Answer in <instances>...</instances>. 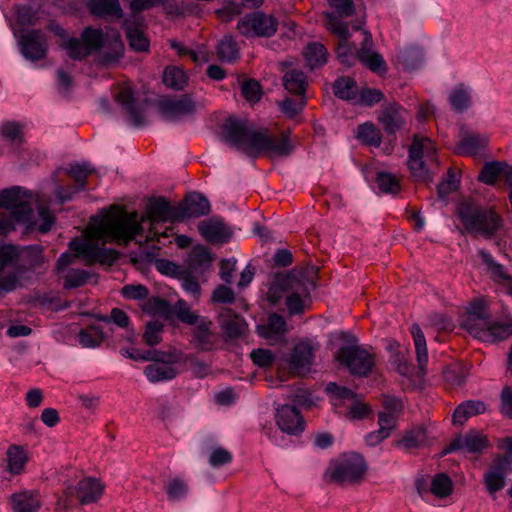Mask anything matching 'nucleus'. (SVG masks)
I'll list each match as a JSON object with an SVG mask.
<instances>
[{
    "instance_id": "nucleus-1",
    "label": "nucleus",
    "mask_w": 512,
    "mask_h": 512,
    "mask_svg": "<svg viewBox=\"0 0 512 512\" xmlns=\"http://www.w3.org/2000/svg\"><path fill=\"white\" fill-rule=\"evenodd\" d=\"M180 207L172 206L163 197L150 199L146 214L140 218L137 212H120L106 214L102 217H92L88 230L83 239H73L69 247L76 256L86 263L111 265L117 258L118 252L114 249L102 247L105 243L115 242L126 245L136 236L143 234V223H150L147 239L157 235L154 224L156 222L179 221Z\"/></svg>"
},
{
    "instance_id": "nucleus-2",
    "label": "nucleus",
    "mask_w": 512,
    "mask_h": 512,
    "mask_svg": "<svg viewBox=\"0 0 512 512\" xmlns=\"http://www.w3.org/2000/svg\"><path fill=\"white\" fill-rule=\"evenodd\" d=\"M222 138L229 145L255 158L266 154L271 158L286 157L294 145L288 136L272 137L264 129H256L247 120L229 118L222 126Z\"/></svg>"
},
{
    "instance_id": "nucleus-3",
    "label": "nucleus",
    "mask_w": 512,
    "mask_h": 512,
    "mask_svg": "<svg viewBox=\"0 0 512 512\" xmlns=\"http://www.w3.org/2000/svg\"><path fill=\"white\" fill-rule=\"evenodd\" d=\"M41 263L37 246H0V300L24 286L26 274Z\"/></svg>"
},
{
    "instance_id": "nucleus-4",
    "label": "nucleus",
    "mask_w": 512,
    "mask_h": 512,
    "mask_svg": "<svg viewBox=\"0 0 512 512\" xmlns=\"http://www.w3.org/2000/svg\"><path fill=\"white\" fill-rule=\"evenodd\" d=\"M62 46L69 57L74 60H82L100 49L99 61L104 66H112L118 63L124 51L123 43L118 36L111 39L104 38L100 30L90 27L84 29L81 39H68L62 43Z\"/></svg>"
},
{
    "instance_id": "nucleus-5",
    "label": "nucleus",
    "mask_w": 512,
    "mask_h": 512,
    "mask_svg": "<svg viewBox=\"0 0 512 512\" xmlns=\"http://www.w3.org/2000/svg\"><path fill=\"white\" fill-rule=\"evenodd\" d=\"M33 202V195L19 186L4 189L0 192V207L11 210L12 217L16 222L23 223L30 228L37 227L40 232L45 233L51 229L55 217L47 207L40 205L38 207V217L42 223L37 226L34 221Z\"/></svg>"
},
{
    "instance_id": "nucleus-6",
    "label": "nucleus",
    "mask_w": 512,
    "mask_h": 512,
    "mask_svg": "<svg viewBox=\"0 0 512 512\" xmlns=\"http://www.w3.org/2000/svg\"><path fill=\"white\" fill-rule=\"evenodd\" d=\"M460 326L483 342L494 343L512 335V320L493 321L483 300H476L467 307Z\"/></svg>"
},
{
    "instance_id": "nucleus-7",
    "label": "nucleus",
    "mask_w": 512,
    "mask_h": 512,
    "mask_svg": "<svg viewBox=\"0 0 512 512\" xmlns=\"http://www.w3.org/2000/svg\"><path fill=\"white\" fill-rule=\"evenodd\" d=\"M457 215L467 232L485 237H492L502 225L500 216L492 208L481 206L473 198L458 203Z\"/></svg>"
},
{
    "instance_id": "nucleus-8",
    "label": "nucleus",
    "mask_w": 512,
    "mask_h": 512,
    "mask_svg": "<svg viewBox=\"0 0 512 512\" xmlns=\"http://www.w3.org/2000/svg\"><path fill=\"white\" fill-rule=\"evenodd\" d=\"M436 147L424 136L415 135L409 147L408 166L415 180L429 182L431 167L437 165Z\"/></svg>"
},
{
    "instance_id": "nucleus-9",
    "label": "nucleus",
    "mask_w": 512,
    "mask_h": 512,
    "mask_svg": "<svg viewBox=\"0 0 512 512\" xmlns=\"http://www.w3.org/2000/svg\"><path fill=\"white\" fill-rule=\"evenodd\" d=\"M366 470L364 458L351 452L332 460L325 475L337 484L350 485L360 483L364 479Z\"/></svg>"
},
{
    "instance_id": "nucleus-10",
    "label": "nucleus",
    "mask_w": 512,
    "mask_h": 512,
    "mask_svg": "<svg viewBox=\"0 0 512 512\" xmlns=\"http://www.w3.org/2000/svg\"><path fill=\"white\" fill-rule=\"evenodd\" d=\"M365 23V14L358 16L354 21H352V24H341L340 22L336 21L332 15H329V22L325 28L332 35L338 38L336 53L342 64L346 66H352L354 64L356 60L355 52L357 48L353 43L349 41V39L352 36V31L362 30V27L365 25Z\"/></svg>"
},
{
    "instance_id": "nucleus-11",
    "label": "nucleus",
    "mask_w": 512,
    "mask_h": 512,
    "mask_svg": "<svg viewBox=\"0 0 512 512\" xmlns=\"http://www.w3.org/2000/svg\"><path fill=\"white\" fill-rule=\"evenodd\" d=\"M181 356L177 350H154L152 363L144 369L145 376L152 383L172 380L178 374L175 364L181 361Z\"/></svg>"
},
{
    "instance_id": "nucleus-12",
    "label": "nucleus",
    "mask_w": 512,
    "mask_h": 512,
    "mask_svg": "<svg viewBox=\"0 0 512 512\" xmlns=\"http://www.w3.org/2000/svg\"><path fill=\"white\" fill-rule=\"evenodd\" d=\"M316 273L313 269L299 270L295 278H291L290 289L286 295V305L291 314L301 313L304 302L315 288Z\"/></svg>"
},
{
    "instance_id": "nucleus-13",
    "label": "nucleus",
    "mask_w": 512,
    "mask_h": 512,
    "mask_svg": "<svg viewBox=\"0 0 512 512\" xmlns=\"http://www.w3.org/2000/svg\"><path fill=\"white\" fill-rule=\"evenodd\" d=\"M278 21L263 12H253L242 17L237 24L241 35L251 37H271L277 31Z\"/></svg>"
},
{
    "instance_id": "nucleus-14",
    "label": "nucleus",
    "mask_w": 512,
    "mask_h": 512,
    "mask_svg": "<svg viewBox=\"0 0 512 512\" xmlns=\"http://www.w3.org/2000/svg\"><path fill=\"white\" fill-rule=\"evenodd\" d=\"M336 358L352 374L358 376L367 375L373 367L371 354L358 345H348L340 348Z\"/></svg>"
},
{
    "instance_id": "nucleus-15",
    "label": "nucleus",
    "mask_w": 512,
    "mask_h": 512,
    "mask_svg": "<svg viewBox=\"0 0 512 512\" xmlns=\"http://www.w3.org/2000/svg\"><path fill=\"white\" fill-rule=\"evenodd\" d=\"M198 104L191 94L176 97H165L159 100L158 108L162 117L167 121H178L192 116L197 111Z\"/></svg>"
},
{
    "instance_id": "nucleus-16",
    "label": "nucleus",
    "mask_w": 512,
    "mask_h": 512,
    "mask_svg": "<svg viewBox=\"0 0 512 512\" xmlns=\"http://www.w3.org/2000/svg\"><path fill=\"white\" fill-rule=\"evenodd\" d=\"M318 348L319 344L310 340L298 342L286 358L289 371L297 375L308 373Z\"/></svg>"
},
{
    "instance_id": "nucleus-17",
    "label": "nucleus",
    "mask_w": 512,
    "mask_h": 512,
    "mask_svg": "<svg viewBox=\"0 0 512 512\" xmlns=\"http://www.w3.org/2000/svg\"><path fill=\"white\" fill-rule=\"evenodd\" d=\"M363 39L360 48L355 52L356 60L371 72L383 75L387 72V63L383 56L374 49L372 35L367 30H361Z\"/></svg>"
},
{
    "instance_id": "nucleus-18",
    "label": "nucleus",
    "mask_w": 512,
    "mask_h": 512,
    "mask_svg": "<svg viewBox=\"0 0 512 512\" xmlns=\"http://www.w3.org/2000/svg\"><path fill=\"white\" fill-rule=\"evenodd\" d=\"M20 52L24 58L38 61L45 58L48 50L46 35L40 30H27L19 39Z\"/></svg>"
},
{
    "instance_id": "nucleus-19",
    "label": "nucleus",
    "mask_w": 512,
    "mask_h": 512,
    "mask_svg": "<svg viewBox=\"0 0 512 512\" xmlns=\"http://www.w3.org/2000/svg\"><path fill=\"white\" fill-rule=\"evenodd\" d=\"M408 118L409 113L405 108L396 102H391L382 105L378 122L386 133L394 135L405 127Z\"/></svg>"
},
{
    "instance_id": "nucleus-20",
    "label": "nucleus",
    "mask_w": 512,
    "mask_h": 512,
    "mask_svg": "<svg viewBox=\"0 0 512 512\" xmlns=\"http://www.w3.org/2000/svg\"><path fill=\"white\" fill-rule=\"evenodd\" d=\"M94 172V168L89 163H81L72 165L67 174L70 175L76 182L75 186L62 187L58 186L55 190L56 198L60 203H64L73 198V196L85 189L87 177Z\"/></svg>"
},
{
    "instance_id": "nucleus-21",
    "label": "nucleus",
    "mask_w": 512,
    "mask_h": 512,
    "mask_svg": "<svg viewBox=\"0 0 512 512\" xmlns=\"http://www.w3.org/2000/svg\"><path fill=\"white\" fill-rule=\"evenodd\" d=\"M275 421L279 430L288 435H299L304 430V419L298 409L292 405L276 408Z\"/></svg>"
},
{
    "instance_id": "nucleus-22",
    "label": "nucleus",
    "mask_w": 512,
    "mask_h": 512,
    "mask_svg": "<svg viewBox=\"0 0 512 512\" xmlns=\"http://www.w3.org/2000/svg\"><path fill=\"white\" fill-rule=\"evenodd\" d=\"M453 481L445 473H438L431 479L429 486L424 479L416 481V489L422 498L432 494L437 498H445L453 492Z\"/></svg>"
},
{
    "instance_id": "nucleus-23",
    "label": "nucleus",
    "mask_w": 512,
    "mask_h": 512,
    "mask_svg": "<svg viewBox=\"0 0 512 512\" xmlns=\"http://www.w3.org/2000/svg\"><path fill=\"white\" fill-rule=\"evenodd\" d=\"M511 473L512 467L509 464H500L494 460L483 477V483L489 495L495 497L496 493L505 487L506 478Z\"/></svg>"
},
{
    "instance_id": "nucleus-24",
    "label": "nucleus",
    "mask_w": 512,
    "mask_h": 512,
    "mask_svg": "<svg viewBox=\"0 0 512 512\" xmlns=\"http://www.w3.org/2000/svg\"><path fill=\"white\" fill-rule=\"evenodd\" d=\"M116 100L129 115V121L134 126H140L144 122V104L137 103L134 99L132 88L128 84L120 86L116 94Z\"/></svg>"
},
{
    "instance_id": "nucleus-25",
    "label": "nucleus",
    "mask_w": 512,
    "mask_h": 512,
    "mask_svg": "<svg viewBox=\"0 0 512 512\" xmlns=\"http://www.w3.org/2000/svg\"><path fill=\"white\" fill-rule=\"evenodd\" d=\"M75 492L81 504L96 502L102 495L103 485L95 478H84L73 489H67V497Z\"/></svg>"
},
{
    "instance_id": "nucleus-26",
    "label": "nucleus",
    "mask_w": 512,
    "mask_h": 512,
    "mask_svg": "<svg viewBox=\"0 0 512 512\" xmlns=\"http://www.w3.org/2000/svg\"><path fill=\"white\" fill-rule=\"evenodd\" d=\"M178 207H180L179 221L205 216L210 212V203L207 198L196 192L189 194Z\"/></svg>"
},
{
    "instance_id": "nucleus-27",
    "label": "nucleus",
    "mask_w": 512,
    "mask_h": 512,
    "mask_svg": "<svg viewBox=\"0 0 512 512\" xmlns=\"http://www.w3.org/2000/svg\"><path fill=\"white\" fill-rule=\"evenodd\" d=\"M326 2L331 10L323 14L324 27H327L329 15H332L341 24H351L346 18L354 16L357 12L354 0H326Z\"/></svg>"
},
{
    "instance_id": "nucleus-28",
    "label": "nucleus",
    "mask_w": 512,
    "mask_h": 512,
    "mask_svg": "<svg viewBox=\"0 0 512 512\" xmlns=\"http://www.w3.org/2000/svg\"><path fill=\"white\" fill-rule=\"evenodd\" d=\"M219 325L228 338H239L247 330L244 318L230 309H223L219 314Z\"/></svg>"
},
{
    "instance_id": "nucleus-29",
    "label": "nucleus",
    "mask_w": 512,
    "mask_h": 512,
    "mask_svg": "<svg viewBox=\"0 0 512 512\" xmlns=\"http://www.w3.org/2000/svg\"><path fill=\"white\" fill-rule=\"evenodd\" d=\"M192 343L201 351H211L216 344V337L211 330L212 322L203 317L194 324Z\"/></svg>"
},
{
    "instance_id": "nucleus-30",
    "label": "nucleus",
    "mask_w": 512,
    "mask_h": 512,
    "mask_svg": "<svg viewBox=\"0 0 512 512\" xmlns=\"http://www.w3.org/2000/svg\"><path fill=\"white\" fill-rule=\"evenodd\" d=\"M487 446L485 436L476 432H471L464 437L454 439L444 450V454L454 452L459 449H466L471 453L481 452Z\"/></svg>"
},
{
    "instance_id": "nucleus-31",
    "label": "nucleus",
    "mask_w": 512,
    "mask_h": 512,
    "mask_svg": "<svg viewBox=\"0 0 512 512\" xmlns=\"http://www.w3.org/2000/svg\"><path fill=\"white\" fill-rule=\"evenodd\" d=\"M198 230L207 241L212 243H226L231 237V232L224 223L215 219L201 222Z\"/></svg>"
},
{
    "instance_id": "nucleus-32",
    "label": "nucleus",
    "mask_w": 512,
    "mask_h": 512,
    "mask_svg": "<svg viewBox=\"0 0 512 512\" xmlns=\"http://www.w3.org/2000/svg\"><path fill=\"white\" fill-rule=\"evenodd\" d=\"M124 27L130 47L137 52L147 51L149 40L145 36L142 22L139 19L125 20Z\"/></svg>"
},
{
    "instance_id": "nucleus-33",
    "label": "nucleus",
    "mask_w": 512,
    "mask_h": 512,
    "mask_svg": "<svg viewBox=\"0 0 512 512\" xmlns=\"http://www.w3.org/2000/svg\"><path fill=\"white\" fill-rule=\"evenodd\" d=\"M11 507L14 512H38L40 501L34 491L24 490L12 494Z\"/></svg>"
},
{
    "instance_id": "nucleus-34",
    "label": "nucleus",
    "mask_w": 512,
    "mask_h": 512,
    "mask_svg": "<svg viewBox=\"0 0 512 512\" xmlns=\"http://www.w3.org/2000/svg\"><path fill=\"white\" fill-rule=\"evenodd\" d=\"M512 166L506 162L492 161L486 163L479 173L478 180L487 185H493L498 178L506 179Z\"/></svg>"
},
{
    "instance_id": "nucleus-35",
    "label": "nucleus",
    "mask_w": 512,
    "mask_h": 512,
    "mask_svg": "<svg viewBox=\"0 0 512 512\" xmlns=\"http://www.w3.org/2000/svg\"><path fill=\"white\" fill-rule=\"evenodd\" d=\"M27 461V453L23 447L10 445L6 451L5 470L12 475H19L24 472Z\"/></svg>"
},
{
    "instance_id": "nucleus-36",
    "label": "nucleus",
    "mask_w": 512,
    "mask_h": 512,
    "mask_svg": "<svg viewBox=\"0 0 512 512\" xmlns=\"http://www.w3.org/2000/svg\"><path fill=\"white\" fill-rule=\"evenodd\" d=\"M488 137L482 134H467L462 137L456 146L460 155L474 156L486 147Z\"/></svg>"
},
{
    "instance_id": "nucleus-37",
    "label": "nucleus",
    "mask_w": 512,
    "mask_h": 512,
    "mask_svg": "<svg viewBox=\"0 0 512 512\" xmlns=\"http://www.w3.org/2000/svg\"><path fill=\"white\" fill-rule=\"evenodd\" d=\"M486 406L482 401L467 400L456 407L453 413L454 425H463L469 418L481 414Z\"/></svg>"
},
{
    "instance_id": "nucleus-38",
    "label": "nucleus",
    "mask_w": 512,
    "mask_h": 512,
    "mask_svg": "<svg viewBox=\"0 0 512 512\" xmlns=\"http://www.w3.org/2000/svg\"><path fill=\"white\" fill-rule=\"evenodd\" d=\"M448 99L452 109L462 113L472 104L471 89L463 84L457 85L451 90Z\"/></svg>"
},
{
    "instance_id": "nucleus-39",
    "label": "nucleus",
    "mask_w": 512,
    "mask_h": 512,
    "mask_svg": "<svg viewBox=\"0 0 512 512\" xmlns=\"http://www.w3.org/2000/svg\"><path fill=\"white\" fill-rule=\"evenodd\" d=\"M428 443L426 429L418 426L404 433L402 439L397 442V446L406 450L421 448Z\"/></svg>"
},
{
    "instance_id": "nucleus-40",
    "label": "nucleus",
    "mask_w": 512,
    "mask_h": 512,
    "mask_svg": "<svg viewBox=\"0 0 512 512\" xmlns=\"http://www.w3.org/2000/svg\"><path fill=\"white\" fill-rule=\"evenodd\" d=\"M479 256L481 257L483 263L486 265L488 271L490 272L492 279L496 283L504 287L507 284V282L512 278L506 272L505 268L501 264L497 263L493 259L492 255L485 250H480Z\"/></svg>"
},
{
    "instance_id": "nucleus-41",
    "label": "nucleus",
    "mask_w": 512,
    "mask_h": 512,
    "mask_svg": "<svg viewBox=\"0 0 512 512\" xmlns=\"http://www.w3.org/2000/svg\"><path fill=\"white\" fill-rule=\"evenodd\" d=\"M298 274L297 270L291 271L286 275H281L276 277V279L272 282L269 287L267 298L272 304H276L284 295H287V291L290 289V284L288 283L291 278H295Z\"/></svg>"
},
{
    "instance_id": "nucleus-42",
    "label": "nucleus",
    "mask_w": 512,
    "mask_h": 512,
    "mask_svg": "<svg viewBox=\"0 0 512 512\" xmlns=\"http://www.w3.org/2000/svg\"><path fill=\"white\" fill-rule=\"evenodd\" d=\"M283 84L287 91L301 96L307 87L306 75L299 69H290L283 76Z\"/></svg>"
},
{
    "instance_id": "nucleus-43",
    "label": "nucleus",
    "mask_w": 512,
    "mask_h": 512,
    "mask_svg": "<svg viewBox=\"0 0 512 512\" xmlns=\"http://www.w3.org/2000/svg\"><path fill=\"white\" fill-rule=\"evenodd\" d=\"M411 334L413 336L417 362L419 365V369L421 374H424L425 366L428 362V352L426 346L425 336L419 325L413 324L411 327Z\"/></svg>"
},
{
    "instance_id": "nucleus-44",
    "label": "nucleus",
    "mask_w": 512,
    "mask_h": 512,
    "mask_svg": "<svg viewBox=\"0 0 512 512\" xmlns=\"http://www.w3.org/2000/svg\"><path fill=\"white\" fill-rule=\"evenodd\" d=\"M333 92L339 99L352 101L354 103L358 93V86L354 79L341 77L335 80Z\"/></svg>"
},
{
    "instance_id": "nucleus-45",
    "label": "nucleus",
    "mask_w": 512,
    "mask_h": 512,
    "mask_svg": "<svg viewBox=\"0 0 512 512\" xmlns=\"http://www.w3.org/2000/svg\"><path fill=\"white\" fill-rule=\"evenodd\" d=\"M304 57L310 69H316L327 62V50L321 43H310L304 50Z\"/></svg>"
},
{
    "instance_id": "nucleus-46",
    "label": "nucleus",
    "mask_w": 512,
    "mask_h": 512,
    "mask_svg": "<svg viewBox=\"0 0 512 512\" xmlns=\"http://www.w3.org/2000/svg\"><path fill=\"white\" fill-rule=\"evenodd\" d=\"M90 10L96 16H122V9L118 0H91Z\"/></svg>"
},
{
    "instance_id": "nucleus-47",
    "label": "nucleus",
    "mask_w": 512,
    "mask_h": 512,
    "mask_svg": "<svg viewBox=\"0 0 512 512\" xmlns=\"http://www.w3.org/2000/svg\"><path fill=\"white\" fill-rule=\"evenodd\" d=\"M286 332V322L278 314H271L267 325L262 327L260 334L270 340L280 339Z\"/></svg>"
},
{
    "instance_id": "nucleus-48",
    "label": "nucleus",
    "mask_w": 512,
    "mask_h": 512,
    "mask_svg": "<svg viewBox=\"0 0 512 512\" xmlns=\"http://www.w3.org/2000/svg\"><path fill=\"white\" fill-rule=\"evenodd\" d=\"M217 55L221 61L232 62L239 57L237 42L231 35H225L217 45Z\"/></svg>"
},
{
    "instance_id": "nucleus-49",
    "label": "nucleus",
    "mask_w": 512,
    "mask_h": 512,
    "mask_svg": "<svg viewBox=\"0 0 512 512\" xmlns=\"http://www.w3.org/2000/svg\"><path fill=\"white\" fill-rule=\"evenodd\" d=\"M211 260L210 252L203 246L194 247L188 256L189 267L196 272L204 271L208 268Z\"/></svg>"
},
{
    "instance_id": "nucleus-50",
    "label": "nucleus",
    "mask_w": 512,
    "mask_h": 512,
    "mask_svg": "<svg viewBox=\"0 0 512 512\" xmlns=\"http://www.w3.org/2000/svg\"><path fill=\"white\" fill-rule=\"evenodd\" d=\"M357 138L367 145L378 147L382 142L380 130L371 122L358 126Z\"/></svg>"
},
{
    "instance_id": "nucleus-51",
    "label": "nucleus",
    "mask_w": 512,
    "mask_h": 512,
    "mask_svg": "<svg viewBox=\"0 0 512 512\" xmlns=\"http://www.w3.org/2000/svg\"><path fill=\"white\" fill-rule=\"evenodd\" d=\"M205 450L208 454V462L214 468L229 464L232 461V454L218 444L206 445Z\"/></svg>"
},
{
    "instance_id": "nucleus-52",
    "label": "nucleus",
    "mask_w": 512,
    "mask_h": 512,
    "mask_svg": "<svg viewBox=\"0 0 512 512\" xmlns=\"http://www.w3.org/2000/svg\"><path fill=\"white\" fill-rule=\"evenodd\" d=\"M163 83L168 88L182 90L187 84V76L177 67H167L163 73Z\"/></svg>"
},
{
    "instance_id": "nucleus-53",
    "label": "nucleus",
    "mask_w": 512,
    "mask_h": 512,
    "mask_svg": "<svg viewBox=\"0 0 512 512\" xmlns=\"http://www.w3.org/2000/svg\"><path fill=\"white\" fill-rule=\"evenodd\" d=\"M397 59L404 69L415 70L422 62V51L418 48H405L399 51Z\"/></svg>"
},
{
    "instance_id": "nucleus-54",
    "label": "nucleus",
    "mask_w": 512,
    "mask_h": 512,
    "mask_svg": "<svg viewBox=\"0 0 512 512\" xmlns=\"http://www.w3.org/2000/svg\"><path fill=\"white\" fill-rule=\"evenodd\" d=\"M164 325L161 321L154 320L146 324L145 331L143 333V341L149 346H155L162 340Z\"/></svg>"
},
{
    "instance_id": "nucleus-55",
    "label": "nucleus",
    "mask_w": 512,
    "mask_h": 512,
    "mask_svg": "<svg viewBox=\"0 0 512 512\" xmlns=\"http://www.w3.org/2000/svg\"><path fill=\"white\" fill-rule=\"evenodd\" d=\"M174 313L178 320L181 322L194 325L198 323L203 317L191 311L190 306L184 300H178L174 306Z\"/></svg>"
},
{
    "instance_id": "nucleus-56",
    "label": "nucleus",
    "mask_w": 512,
    "mask_h": 512,
    "mask_svg": "<svg viewBox=\"0 0 512 512\" xmlns=\"http://www.w3.org/2000/svg\"><path fill=\"white\" fill-rule=\"evenodd\" d=\"M104 335L99 327L91 326L88 329L81 330L79 341L83 347L93 348L100 345Z\"/></svg>"
},
{
    "instance_id": "nucleus-57",
    "label": "nucleus",
    "mask_w": 512,
    "mask_h": 512,
    "mask_svg": "<svg viewBox=\"0 0 512 512\" xmlns=\"http://www.w3.org/2000/svg\"><path fill=\"white\" fill-rule=\"evenodd\" d=\"M378 188L383 193L395 194L400 190L398 179L388 172H378L376 177Z\"/></svg>"
},
{
    "instance_id": "nucleus-58",
    "label": "nucleus",
    "mask_w": 512,
    "mask_h": 512,
    "mask_svg": "<svg viewBox=\"0 0 512 512\" xmlns=\"http://www.w3.org/2000/svg\"><path fill=\"white\" fill-rule=\"evenodd\" d=\"M168 498L178 501L186 497L188 492L187 484L180 478H174L166 484Z\"/></svg>"
},
{
    "instance_id": "nucleus-59",
    "label": "nucleus",
    "mask_w": 512,
    "mask_h": 512,
    "mask_svg": "<svg viewBox=\"0 0 512 512\" xmlns=\"http://www.w3.org/2000/svg\"><path fill=\"white\" fill-rule=\"evenodd\" d=\"M383 96L379 89L363 88L360 91L358 90L354 104L371 106L380 102Z\"/></svg>"
},
{
    "instance_id": "nucleus-60",
    "label": "nucleus",
    "mask_w": 512,
    "mask_h": 512,
    "mask_svg": "<svg viewBox=\"0 0 512 512\" xmlns=\"http://www.w3.org/2000/svg\"><path fill=\"white\" fill-rule=\"evenodd\" d=\"M90 274L85 270H70L64 279V288L72 289L87 283Z\"/></svg>"
},
{
    "instance_id": "nucleus-61",
    "label": "nucleus",
    "mask_w": 512,
    "mask_h": 512,
    "mask_svg": "<svg viewBox=\"0 0 512 512\" xmlns=\"http://www.w3.org/2000/svg\"><path fill=\"white\" fill-rule=\"evenodd\" d=\"M1 134L14 145H20L22 142V128L16 122H7L1 126Z\"/></svg>"
},
{
    "instance_id": "nucleus-62",
    "label": "nucleus",
    "mask_w": 512,
    "mask_h": 512,
    "mask_svg": "<svg viewBox=\"0 0 512 512\" xmlns=\"http://www.w3.org/2000/svg\"><path fill=\"white\" fill-rule=\"evenodd\" d=\"M241 11V4L234 0H225L223 7L216 10V14L222 21L228 22L239 15Z\"/></svg>"
},
{
    "instance_id": "nucleus-63",
    "label": "nucleus",
    "mask_w": 512,
    "mask_h": 512,
    "mask_svg": "<svg viewBox=\"0 0 512 512\" xmlns=\"http://www.w3.org/2000/svg\"><path fill=\"white\" fill-rule=\"evenodd\" d=\"M185 361L189 363L192 374L197 378H204L211 371L210 364L199 360L193 355L186 356Z\"/></svg>"
},
{
    "instance_id": "nucleus-64",
    "label": "nucleus",
    "mask_w": 512,
    "mask_h": 512,
    "mask_svg": "<svg viewBox=\"0 0 512 512\" xmlns=\"http://www.w3.org/2000/svg\"><path fill=\"white\" fill-rule=\"evenodd\" d=\"M500 411L503 415L512 419V388L505 386L500 395Z\"/></svg>"
}]
</instances>
